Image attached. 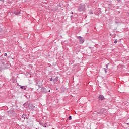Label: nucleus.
<instances>
[{"mask_svg":"<svg viewBox=\"0 0 129 129\" xmlns=\"http://www.w3.org/2000/svg\"><path fill=\"white\" fill-rule=\"evenodd\" d=\"M88 8H89V6L88 5Z\"/></svg>","mask_w":129,"mask_h":129,"instance_id":"nucleus-21","label":"nucleus"},{"mask_svg":"<svg viewBox=\"0 0 129 129\" xmlns=\"http://www.w3.org/2000/svg\"><path fill=\"white\" fill-rule=\"evenodd\" d=\"M114 44H116V43H117V40L116 39V40H115V41L114 42Z\"/></svg>","mask_w":129,"mask_h":129,"instance_id":"nucleus-12","label":"nucleus"},{"mask_svg":"<svg viewBox=\"0 0 129 129\" xmlns=\"http://www.w3.org/2000/svg\"><path fill=\"white\" fill-rule=\"evenodd\" d=\"M104 71H105V73H107V70L106 69H105V68H104Z\"/></svg>","mask_w":129,"mask_h":129,"instance_id":"nucleus-11","label":"nucleus"},{"mask_svg":"<svg viewBox=\"0 0 129 129\" xmlns=\"http://www.w3.org/2000/svg\"><path fill=\"white\" fill-rule=\"evenodd\" d=\"M48 92H51V90H48Z\"/></svg>","mask_w":129,"mask_h":129,"instance_id":"nucleus-20","label":"nucleus"},{"mask_svg":"<svg viewBox=\"0 0 129 129\" xmlns=\"http://www.w3.org/2000/svg\"><path fill=\"white\" fill-rule=\"evenodd\" d=\"M5 0H0L1 2H4Z\"/></svg>","mask_w":129,"mask_h":129,"instance_id":"nucleus-18","label":"nucleus"},{"mask_svg":"<svg viewBox=\"0 0 129 129\" xmlns=\"http://www.w3.org/2000/svg\"><path fill=\"white\" fill-rule=\"evenodd\" d=\"M89 14H90V15H93V11L90 10V11L89 12Z\"/></svg>","mask_w":129,"mask_h":129,"instance_id":"nucleus-9","label":"nucleus"},{"mask_svg":"<svg viewBox=\"0 0 129 129\" xmlns=\"http://www.w3.org/2000/svg\"><path fill=\"white\" fill-rule=\"evenodd\" d=\"M43 126H44V127H47V126H46V125H43Z\"/></svg>","mask_w":129,"mask_h":129,"instance_id":"nucleus-19","label":"nucleus"},{"mask_svg":"<svg viewBox=\"0 0 129 129\" xmlns=\"http://www.w3.org/2000/svg\"><path fill=\"white\" fill-rule=\"evenodd\" d=\"M72 14H73V12H72Z\"/></svg>","mask_w":129,"mask_h":129,"instance_id":"nucleus-22","label":"nucleus"},{"mask_svg":"<svg viewBox=\"0 0 129 129\" xmlns=\"http://www.w3.org/2000/svg\"><path fill=\"white\" fill-rule=\"evenodd\" d=\"M77 39H79V42L81 44L84 43V39L81 36H77Z\"/></svg>","mask_w":129,"mask_h":129,"instance_id":"nucleus-2","label":"nucleus"},{"mask_svg":"<svg viewBox=\"0 0 129 129\" xmlns=\"http://www.w3.org/2000/svg\"><path fill=\"white\" fill-rule=\"evenodd\" d=\"M28 107H29V109H31L32 110H34V109H35V107L32 104H30L28 105Z\"/></svg>","mask_w":129,"mask_h":129,"instance_id":"nucleus-3","label":"nucleus"},{"mask_svg":"<svg viewBox=\"0 0 129 129\" xmlns=\"http://www.w3.org/2000/svg\"><path fill=\"white\" fill-rule=\"evenodd\" d=\"M78 11H79V12H83V11H85V5L80 4L79 6Z\"/></svg>","mask_w":129,"mask_h":129,"instance_id":"nucleus-1","label":"nucleus"},{"mask_svg":"<svg viewBox=\"0 0 129 129\" xmlns=\"http://www.w3.org/2000/svg\"><path fill=\"white\" fill-rule=\"evenodd\" d=\"M50 81H53V78H51Z\"/></svg>","mask_w":129,"mask_h":129,"instance_id":"nucleus-16","label":"nucleus"},{"mask_svg":"<svg viewBox=\"0 0 129 129\" xmlns=\"http://www.w3.org/2000/svg\"><path fill=\"white\" fill-rule=\"evenodd\" d=\"M72 119V117L71 116H70L68 118V120H71Z\"/></svg>","mask_w":129,"mask_h":129,"instance_id":"nucleus-10","label":"nucleus"},{"mask_svg":"<svg viewBox=\"0 0 129 129\" xmlns=\"http://www.w3.org/2000/svg\"><path fill=\"white\" fill-rule=\"evenodd\" d=\"M20 88H21V89H24V90H26V88L24 86H21L20 87Z\"/></svg>","mask_w":129,"mask_h":129,"instance_id":"nucleus-8","label":"nucleus"},{"mask_svg":"<svg viewBox=\"0 0 129 129\" xmlns=\"http://www.w3.org/2000/svg\"><path fill=\"white\" fill-rule=\"evenodd\" d=\"M36 84H37V85H38V88H41V87H42V86H43V84H42V82H41L40 81H38L36 83Z\"/></svg>","mask_w":129,"mask_h":129,"instance_id":"nucleus-4","label":"nucleus"},{"mask_svg":"<svg viewBox=\"0 0 129 129\" xmlns=\"http://www.w3.org/2000/svg\"><path fill=\"white\" fill-rule=\"evenodd\" d=\"M4 56L5 57H7V56H8V54L7 53H5Z\"/></svg>","mask_w":129,"mask_h":129,"instance_id":"nucleus-14","label":"nucleus"},{"mask_svg":"<svg viewBox=\"0 0 129 129\" xmlns=\"http://www.w3.org/2000/svg\"><path fill=\"white\" fill-rule=\"evenodd\" d=\"M117 2H121V0H117Z\"/></svg>","mask_w":129,"mask_h":129,"instance_id":"nucleus-17","label":"nucleus"},{"mask_svg":"<svg viewBox=\"0 0 129 129\" xmlns=\"http://www.w3.org/2000/svg\"><path fill=\"white\" fill-rule=\"evenodd\" d=\"M59 78L58 77H56L55 79H54L53 80V83H56V82H57V81H58V79Z\"/></svg>","mask_w":129,"mask_h":129,"instance_id":"nucleus-7","label":"nucleus"},{"mask_svg":"<svg viewBox=\"0 0 129 129\" xmlns=\"http://www.w3.org/2000/svg\"><path fill=\"white\" fill-rule=\"evenodd\" d=\"M104 99V97L103 95H101L99 96V100H103Z\"/></svg>","mask_w":129,"mask_h":129,"instance_id":"nucleus-5","label":"nucleus"},{"mask_svg":"<svg viewBox=\"0 0 129 129\" xmlns=\"http://www.w3.org/2000/svg\"><path fill=\"white\" fill-rule=\"evenodd\" d=\"M41 92H44V93H47V90L45 88L42 87L41 89Z\"/></svg>","mask_w":129,"mask_h":129,"instance_id":"nucleus-6","label":"nucleus"},{"mask_svg":"<svg viewBox=\"0 0 129 129\" xmlns=\"http://www.w3.org/2000/svg\"><path fill=\"white\" fill-rule=\"evenodd\" d=\"M20 14H21V12L16 13V15H20Z\"/></svg>","mask_w":129,"mask_h":129,"instance_id":"nucleus-13","label":"nucleus"},{"mask_svg":"<svg viewBox=\"0 0 129 129\" xmlns=\"http://www.w3.org/2000/svg\"><path fill=\"white\" fill-rule=\"evenodd\" d=\"M106 68H108V63L106 65Z\"/></svg>","mask_w":129,"mask_h":129,"instance_id":"nucleus-15","label":"nucleus"}]
</instances>
